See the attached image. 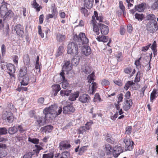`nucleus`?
I'll list each match as a JSON object with an SVG mask.
<instances>
[{"label":"nucleus","instance_id":"1","mask_svg":"<svg viewBox=\"0 0 158 158\" xmlns=\"http://www.w3.org/2000/svg\"><path fill=\"white\" fill-rule=\"evenodd\" d=\"M74 40L76 41L75 43L72 42L68 45V53L69 54L77 55L78 52V47L80 48L83 44L89 42V39L83 33H80L79 36L75 35Z\"/></svg>","mask_w":158,"mask_h":158},{"label":"nucleus","instance_id":"2","mask_svg":"<svg viewBox=\"0 0 158 158\" xmlns=\"http://www.w3.org/2000/svg\"><path fill=\"white\" fill-rule=\"evenodd\" d=\"M55 105H52L48 108H45L43 111V113L45 114L46 117L53 119L60 114L62 111V108L61 107L59 108L58 112L55 110Z\"/></svg>","mask_w":158,"mask_h":158},{"label":"nucleus","instance_id":"3","mask_svg":"<svg viewBox=\"0 0 158 158\" xmlns=\"http://www.w3.org/2000/svg\"><path fill=\"white\" fill-rule=\"evenodd\" d=\"M0 14L4 18V20H9L14 15L11 10H8L6 4L2 5L0 8Z\"/></svg>","mask_w":158,"mask_h":158},{"label":"nucleus","instance_id":"4","mask_svg":"<svg viewBox=\"0 0 158 158\" xmlns=\"http://www.w3.org/2000/svg\"><path fill=\"white\" fill-rule=\"evenodd\" d=\"M96 19L99 21L100 22H102L103 20V18L102 16H98V14L96 11H94V15L92 16V20L91 23L93 24V31L97 35H98L99 34V29L98 26L96 24L97 22Z\"/></svg>","mask_w":158,"mask_h":158},{"label":"nucleus","instance_id":"5","mask_svg":"<svg viewBox=\"0 0 158 158\" xmlns=\"http://www.w3.org/2000/svg\"><path fill=\"white\" fill-rule=\"evenodd\" d=\"M64 64L62 66V70L60 73V77H62V79L64 80V71L68 72L72 69V66L70 63V61L69 60H65L64 61Z\"/></svg>","mask_w":158,"mask_h":158},{"label":"nucleus","instance_id":"6","mask_svg":"<svg viewBox=\"0 0 158 158\" xmlns=\"http://www.w3.org/2000/svg\"><path fill=\"white\" fill-rule=\"evenodd\" d=\"M123 141L125 144V150L126 151L132 150L135 145L134 142L127 136L124 138Z\"/></svg>","mask_w":158,"mask_h":158},{"label":"nucleus","instance_id":"7","mask_svg":"<svg viewBox=\"0 0 158 158\" xmlns=\"http://www.w3.org/2000/svg\"><path fill=\"white\" fill-rule=\"evenodd\" d=\"M93 123V121H90L87 122L85 126L80 127L78 129V133L81 134H85L86 130H89L90 129Z\"/></svg>","mask_w":158,"mask_h":158},{"label":"nucleus","instance_id":"8","mask_svg":"<svg viewBox=\"0 0 158 158\" xmlns=\"http://www.w3.org/2000/svg\"><path fill=\"white\" fill-rule=\"evenodd\" d=\"M158 29V26L156 21L149 22L147 24V29L150 33H153Z\"/></svg>","mask_w":158,"mask_h":158},{"label":"nucleus","instance_id":"9","mask_svg":"<svg viewBox=\"0 0 158 158\" xmlns=\"http://www.w3.org/2000/svg\"><path fill=\"white\" fill-rule=\"evenodd\" d=\"M2 118L4 120H6L10 123H12L14 119L13 114L10 111H5L2 115Z\"/></svg>","mask_w":158,"mask_h":158},{"label":"nucleus","instance_id":"10","mask_svg":"<svg viewBox=\"0 0 158 158\" xmlns=\"http://www.w3.org/2000/svg\"><path fill=\"white\" fill-rule=\"evenodd\" d=\"M88 43L84 44L81 45V51L82 54L86 56L89 55L91 53V49L87 45Z\"/></svg>","mask_w":158,"mask_h":158},{"label":"nucleus","instance_id":"11","mask_svg":"<svg viewBox=\"0 0 158 158\" xmlns=\"http://www.w3.org/2000/svg\"><path fill=\"white\" fill-rule=\"evenodd\" d=\"M45 115V114H44ZM46 118H50L49 117H46L45 115V117H36V122L37 124L39 125L40 127L43 126L46 123Z\"/></svg>","mask_w":158,"mask_h":158},{"label":"nucleus","instance_id":"12","mask_svg":"<svg viewBox=\"0 0 158 158\" xmlns=\"http://www.w3.org/2000/svg\"><path fill=\"white\" fill-rule=\"evenodd\" d=\"M123 152V149L121 147H115L113 149V154L114 157H117Z\"/></svg>","mask_w":158,"mask_h":158},{"label":"nucleus","instance_id":"13","mask_svg":"<svg viewBox=\"0 0 158 158\" xmlns=\"http://www.w3.org/2000/svg\"><path fill=\"white\" fill-rule=\"evenodd\" d=\"M14 29L16 31L17 35L21 37H22L24 34L23 28L22 26L20 24H18L14 27Z\"/></svg>","mask_w":158,"mask_h":158},{"label":"nucleus","instance_id":"14","mask_svg":"<svg viewBox=\"0 0 158 158\" xmlns=\"http://www.w3.org/2000/svg\"><path fill=\"white\" fill-rule=\"evenodd\" d=\"M71 147L69 143L67 141H62L59 144V148L60 150L68 149Z\"/></svg>","mask_w":158,"mask_h":158},{"label":"nucleus","instance_id":"15","mask_svg":"<svg viewBox=\"0 0 158 158\" xmlns=\"http://www.w3.org/2000/svg\"><path fill=\"white\" fill-rule=\"evenodd\" d=\"M98 24L101 29V31L102 34L106 35L108 33L109 29L107 26L100 23Z\"/></svg>","mask_w":158,"mask_h":158},{"label":"nucleus","instance_id":"16","mask_svg":"<svg viewBox=\"0 0 158 158\" xmlns=\"http://www.w3.org/2000/svg\"><path fill=\"white\" fill-rule=\"evenodd\" d=\"M119 7L121 10H118L116 13L118 14V16H121V14L123 13L124 15H126V11L125 7L123 5L122 1H120L119 2Z\"/></svg>","mask_w":158,"mask_h":158},{"label":"nucleus","instance_id":"17","mask_svg":"<svg viewBox=\"0 0 158 158\" xmlns=\"http://www.w3.org/2000/svg\"><path fill=\"white\" fill-rule=\"evenodd\" d=\"M81 70L86 74H89L91 72V68L88 64L82 65Z\"/></svg>","mask_w":158,"mask_h":158},{"label":"nucleus","instance_id":"18","mask_svg":"<svg viewBox=\"0 0 158 158\" xmlns=\"http://www.w3.org/2000/svg\"><path fill=\"white\" fill-rule=\"evenodd\" d=\"M89 97L86 94H82L80 96L79 98V101L82 103L88 102L89 101Z\"/></svg>","mask_w":158,"mask_h":158},{"label":"nucleus","instance_id":"19","mask_svg":"<svg viewBox=\"0 0 158 158\" xmlns=\"http://www.w3.org/2000/svg\"><path fill=\"white\" fill-rule=\"evenodd\" d=\"M75 111L74 107L70 105L67 106L63 107V112L65 114H68L69 112H73Z\"/></svg>","mask_w":158,"mask_h":158},{"label":"nucleus","instance_id":"20","mask_svg":"<svg viewBox=\"0 0 158 158\" xmlns=\"http://www.w3.org/2000/svg\"><path fill=\"white\" fill-rule=\"evenodd\" d=\"M125 105L123 106V109L127 111L129 109L131 106H132L133 102L132 101L131 99H127L125 102Z\"/></svg>","mask_w":158,"mask_h":158},{"label":"nucleus","instance_id":"21","mask_svg":"<svg viewBox=\"0 0 158 158\" xmlns=\"http://www.w3.org/2000/svg\"><path fill=\"white\" fill-rule=\"evenodd\" d=\"M84 6L88 9L92 7L94 3V0H84Z\"/></svg>","mask_w":158,"mask_h":158},{"label":"nucleus","instance_id":"22","mask_svg":"<svg viewBox=\"0 0 158 158\" xmlns=\"http://www.w3.org/2000/svg\"><path fill=\"white\" fill-rule=\"evenodd\" d=\"M53 126L50 125H48L41 128L42 131L45 133H49L51 132L53 129Z\"/></svg>","mask_w":158,"mask_h":158},{"label":"nucleus","instance_id":"23","mask_svg":"<svg viewBox=\"0 0 158 158\" xmlns=\"http://www.w3.org/2000/svg\"><path fill=\"white\" fill-rule=\"evenodd\" d=\"M66 38V36L63 34L58 33L56 35V39L57 41L62 42L64 41Z\"/></svg>","mask_w":158,"mask_h":158},{"label":"nucleus","instance_id":"24","mask_svg":"<svg viewBox=\"0 0 158 158\" xmlns=\"http://www.w3.org/2000/svg\"><path fill=\"white\" fill-rule=\"evenodd\" d=\"M31 5L33 6V7L35 9L37 12H38L40 11L41 9L42 8V7L41 6H39L36 0H34L31 2Z\"/></svg>","mask_w":158,"mask_h":158},{"label":"nucleus","instance_id":"25","mask_svg":"<svg viewBox=\"0 0 158 158\" xmlns=\"http://www.w3.org/2000/svg\"><path fill=\"white\" fill-rule=\"evenodd\" d=\"M53 93L54 92V96L56 95L58 92L60 90V86L59 84L54 85H52Z\"/></svg>","mask_w":158,"mask_h":158},{"label":"nucleus","instance_id":"26","mask_svg":"<svg viewBox=\"0 0 158 158\" xmlns=\"http://www.w3.org/2000/svg\"><path fill=\"white\" fill-rule=\"evenodd\" d=\"M7 68L8 70L10 71V73H14L15 71V66L14 64H8L6 65Z\"/></svg>","mask_w":158,"mask_h":158},{"label":"nucleus","instance_id":"27","mask_svg":"<svg viewBox=\"0 0 158 158\" xmlns=\"http://www.w3.org/2000/svg\"><path fill=\"white\" fill-rule=\"evenodd\" d=\"M91 85V88L89 89V92L90 94H93L96 90L97 87V84L93 81Z\"/></svg>","mask_w":158,"mask_h":158},{"label":"nucleus","instance_id":"28","mask_svg":"<svg viewBox=\"0 0 158 158\" xmlns=\"http://www.w3.org/2000/svg\"><path fill=\"white\" fill-rule=\"evenodd\" d=\"M79 94L78 92H76L70 95L69 99L71 101H75L79 96Z\"/></svg>","mask_w":158,"mask_h":158},{"label":"nucleus","instance_id":"29","mask_svg":"<svg viewBox=\"0 0 158 158\" xmlns=\"http://www.w3.org/2000/svg\"><path fill=\"white\" fill-rule=\"evenodd\" d=\"M105 146L106 153L107 155H110L111 154L112 152L113 151L111 146L109 144H106Z\"/></svg>","mask_w":158,"mask_h":158},{"label":"nucleus","instance_id":"30","mask_svg":"<svg viewBox=\"0 0 158 158\" xmlns=\"http://www.w3.org/2000/svg\"><path fill=\"white\" fill-rule=\"evenodd\" d=\"M18 131L17 126H14L10 127L8 130V132L9 134L13 135L15 133Z\"/></svg>","mask_w":158,"mask_h":158},{"label":"nucleus","instance_id":"31","mask_svg":"<svg viewBox=\"0 0 158 158\" xmlns=\"http://www.w3.org/2000/svg\"><path fill=\"white\" fill-rule=\"evenodd\" d=\"M135 8L136 10L139 12H142L145 9L144 4L143 3L138 6H135Z\"/></svg>","mask_w":158,"mask_h":158},{"label":"nucleus","instance_id":"32","mask_svg":"<svg viewBox=\"0 0 158 158\" xmlns=\"http://www.w3.org/2000/svg\"><path fill=\"white\" fill-rule=\"evenodd\" d=\"M96 39L98 41L106 42L108 40V37L107 36L102 35L101 36H98Z\"/></svg>","mask_w":158,"mask_h":158},{"label":"nucleus","instance_id":"33","mask_svg":"<svg viewBox=\"0 0 158 158\" xmlns=\"http://www.w3.org/2000/svg\"><path fill=\"white\" fill-rule=\"evenodd\" d=\"M29 80V77L28 76H25L23 78L22 81L21 82V85H22L24 86H26L28 84V82Z\"/></svg>","mask_w":158,"mask_h":158},{"label":"nucleus","instance_id":"34","mask_svg":"<svg viewBox=\"0 0 158 158\" xmlns=\"http://www.w3.org/2000/svg\"><path fill=\"white\" fill-rule=\"evenodd\" d=\"M27 73V69L25 68H23L20 69L19 73V76L22 77Z\"/></svg>","mask_w":158,"mask_h":158},{"label":"nucleus","instance_id":"35","mask_svg":"<svg viewBox=\"0 0 158 158\" xmlns=\"http://www.w3.org/2000/svg\"><path fill=\"white\" fill-rule=\"evenodd\" d=\"M158 95V94L157 93V90L155 89H154L151 93L150 95V101L152 102L153 100L155 99Z\"/></svg>","mask_w":158,"mask_h":158},{"label":"nucleus","instance_id":"36","mask_svg":"<svg viewBox=\"0 0 158 158\" xmlns=\"http://www.w3.org/2000/svg\"><path fill=\"white\" fill-rule=\"evenodd\" d=\"M147 20H150L149 22H154V21H156V17L154 14H149L147 15Z\"/></svg>","mask_w":158,"mask_h":158},{"label":"nucleus","instance_id":"37","mask_svg":"<svg viewBox=\"0 0 158 158\" xmlns=\"http://www.w3.org/2000/svg\"><path fill=\"white\" fill-rule=\"evenodd\" d=\"M60 77L62 81H63L62 82V88L64 89H66L69 86V84L68 82V81L67 80L64 79L63 80L62 79V77H60Z\"/></svg>","mask_w":158,"mask_h":158},{"label":"nucleus","instance_id":"38","mask_svg":"<svg viewBox=\"0 0 158 158\" xmlns=\"http://www.w3.org/2000/svg\"><path fill=\"white\" fill-rule=\"evenodd\" d=\"M135 85V83L132 81H129L127 82L124 86V89L127 90L131 86Z\"/></svg>","mask_w":158,"mask_h":158},{"label":"nucleus","instance_id":"39","mask_svg":"<svg viewBox=\"0 0 158 158\" xmlns=\"http://www.w3.org/2000/svg\"><path fill=\"white\" fill-rule=\"evenodd\" d=\"M151 48L153 51V53L154 55L156 54V41H154L151 47Z\"/></svg>","mask_w":158,"mask_h":158},{"label":"nucleus","instance_id":"40","mask_svg":"<svg viewBox=\"0 0 158 158\" xmlns=\"http://www.w3.org/2000/svg\"><path fill=\"white\" fill-rule=\"evenodd\" d=\"M80 60L79 58H73L72 59L71 63L72 66L73 65L74 66H76L79 64Z\"/></svg>","mask_w":158,"mask_h":158},{"label":"nucleus","instance_id":"41","mask_svg":"<svg viewBox=\"0 0 158 158\" xmlns=\"http://www.w3.org/2000/svg\"><path fill=\"white\" fill-rule=\"evenodd\" d=\"M54 152H52L47 154H44L42 158H53L54 156Z\"/></svg>","mask_w":158,"mask_h":158},{"label":"nucleus","instance_id":"42","mask_svg":"<svg viewBox=\"0 0 158 158\" xmlns=\"http://www.w3.org/2000/svg\"><path fill=\"white\" fill-rule=\"evenodd\" d=\"M87 146H84L81 148L77 154L80 155H81L87 150Z\"/></svg>","mask_w":158,"mask_h":158},{"label":"nucleus","instance_id":"43","mask_svg":"<svg viewBox=\"0 0 158 158\" xmlns=\"http://www.w3.org/2000/svg\"><path fill=\"white\" fill-rule=\"evenodd\" d=\"M69 153L67 151L62 153L60 156L59 158H68L69 156Z\"/></svg>","mask_w":158,"mask_h":158},{"label":"nucleus","instance_id":"44","mask_svg":"<svg viewBox=\"0 0 158 158\" xmlns=\"http://www.w3.org/2000/svg\"><path fill=\"white\" fill-rule=\"evenodd\" d=\"M105 139L108 142L112 144L114 143V139H112L111 135H109V134L106 135Z\"/></svg>","mask_w":158,"mask_h":158},{"label":"nucleus","instance_id":"45","mask_svg":"<svg viewBox=\"0 0 158 158\" xmlns=\"http://www.w3.org/2000/svg\"><path fill=\"white\" fill-rule=\"evenodd\" d=\"M28 141L35 144H37L39 143V140L38 139L33 138H32L31 137H29Z\"/></svg>","mask_w":158,"mask_h":158},{"label":"nucleus","instance_id":"46","mask_svg":"<svg viewBox=\"0 0 158 158\" xmlns=\"http://www.w3.org/2000/svg\"><path fill=\"white\" fill-rule=\"evenodd\" d=\"M135 18L139 21H142L144 18V16L143 14H139L137 13L135 14Z\"/></svg>","mask_w":158,"mask_h":158},{"label":"nucleus","instance_id":"47","mask_svg":"<svg viewBox=\"0 0 158 158\" xmlns=\"http://www.w3.org/2000/svg\"><path fill=\"white\" fill-rule=\"evenodd\" d=\"M17 127L18 131H19L21 134L25 133V131L27 130V129L23 128L20 125L17 126Z\"/></svg>","mask_w":158,"mask_h":158},{"label":"nucleus","instance_id":"48","mask_svg":"<svg viewBox=\"0 0 158 158\" xmlns=\"http://www.w3.org/2000/svg\"><path fill=\"white\" fill-rule=\"evenodd\" d=\"M140 72L139 71H138L134 80L135 82H138L140 81Z\"/></svg>","mask_w":158,"mask_h":158},{"label":"nucleus","instance_id":"49","mask_svg":"<svg viewBox=\"0 0 158 158\" xmlns=\"http://www.w3.org/2000/svg\"><path fill=\"white\" fill-rule=\"evenodd\" d=\"M94 73L93 72L91 74L88 75V82L89 83H91L92 81L94 80Z\"/></svg>","mask_w":158,"mask_h":158},{"label":"nucleus","instance_id":"50","mask_svg":"<svg viewBox=\"0 0 158 158\" xmlns=\"http://www.w3.org/2000/svg\"><path fill=\"white\" fill-rule=\"evenodd\" d=\"M125 130V134L129 135L132 132V127L131 126H128L126 128Z\"/></svg>","mask_w":158,"mask_h":158},{"label":"nucleus","instance_id":"51","mask_svg":"<svg viewBox=\"0 0 158 158\" xmlns=\"http://www.w3.org/2000/svg\"><path fill=\"white\" fill-rule=\"evenodd\" d=\"M101 84L102 85L107 86L110 84L109 81L106 79H103L101 81Z\"/></svg>","mask_w":158,"mask_h":158},{"label":"nucleus","instance_id":"52","mask_svg":"<svg viewBox=\"0 0 158 158\" xmlns=\"http://www.w3.org/2000/svg\"><path fill=\"white\" fill-rule=\"evenodd\" d=\"M44 98L42 97L39 98L37 101V103L39 106H41L43 105H44Z\"/></svg>","mask_w":158,"mask_h":158},{"label":"nucleus","instance_id":"53","mask_svg":"<svg viewBox=\"0 0 158 158\" xmlns=\"http://www.w3.org/2000/svg\"><path fill=\"white\" fill-rule=\"evenodd\" d=\"M7 133V130L5 127H2L0 128V135H5Z\"/></svg>","mask_w":158,"mask_h":158},{"label":"nucleus","instance_id":"54","mask_svg":"<svg viewBox=\"0 0 158 158\" xmlns=\"http://www.w3.org/2000/svg\"><path fill=\"white\" fill-rule=\"evenodd\" d=\"M151 8L153 10L158 9V1H156L154 2L152 5Z\"/></svg>","mask_w":158,"mask_h":158},{"label":"nucleus","instance_id":"55","mask_svg":"<svg viewBox=\"0 0 158 158\" xmlns=\"http://www.w3.org/2000/svg\"><path fill=\"white\" fill-rule=\"evenodd\" d=\"M52 15L54 16V19L56 18V16L57 14V11L56 7H54L53 8H52Z\"/></svg>","mask_w":158,"mask_h":158},{"label":"nucleus","instance_id":"56","mask_svg":"<svg viewBox=\"0 0 158 158\" xmlns=\"http://www.w3.org/2000/svg\"><path fill=\"white\" fill-rule=\"evenodd\" d=\"M64 49L63 46H60L59 47L58 49V55L59 56L62 54Z\"/></svg>","mask_w":158,"mask_h":158},{"label":"nucleus","instance_id":"57","mask_svg":"<svg viewBox=\"0 0 158 158\" xmlns=\"http://www.w3.org/2000/svg\"><path fill=\"white\" fill-rule=\"evenodd\" d=\"M38 33L41 36L42 38H43L44 37V33H42L41 29V27L40 26H38Z\"/></svg>","mask_w":158,"mask_h":158},{"label":"nucleus","instance_id":"58","mask_svg":"<svg viewBox=\"0 0 158 158\" xmlns=\"http://www.w3.org/2000/svg\"><path fill=\"white\" fill-rule=\"evenodd\" d=\"M118 100L117 102V103L118 104H119V102H121L122 101V100L123 99V94L121 93L119 94L118 95Z\"/></svg>","mask_w":158,"mask_h":158},{"label":"nucleus","instance_id":"59","mask_svg":"<svg viewBox=\"0 0 158 158\" xmlns=\"http://www.w3.org/2000/svg\"><path fill=\"white\" fill-rule=\"evenodd\" d=\"M124 71L126 73L129 74L132 72V70L131 68L129 67L125 68Z\"/></svg>","mask_w":158,"mask_h":158},{"label":"nucleus","instance_id":"60","mask_svg":"<svg viewBox=\"0 0 158 158\" xmlns=\"http://www.w3.org/2000/svg\"><path fill=\"white\" fill-rule=\"evenodd\" d=\"M81 11L82 13L85 16L87 15L88 13V10L85 9V7H81Z\"/></svg>","mask_w":158,"mask_h":158},{"label":"nucleus","instance_id":"61","mask_svg":"<svg viewBox=\"0 0 158 158\" xmlns=\"http://www.w3.org/2000/svg\"><path fill=\"white\" fill-rule=\"evenodd\" d=\"M2 53V56H4L6 52V47L4 44H2L1 46Z\"/></svg>","mask_w":158,"mask_h":158},{"label":"nucleus","instance_id":"62","mask_svg":"<svg viewBox=\"0 0 158 158\" xmlns=\"http://www.w3.org/2000/svg\"><path fill=\"white\" fill-rule=\"evenodd\" d=\"M125 32V29L123 26H121L120 29V34L123 35H124Z\"/></svg>","mask_w":158,"mask_h":158},{"label":"nucleus","instance_id":"63","mask_svg":"<svg viewBox=\"0 0 158 158\" xmlns=\"http://www.w3.org/2000/svg\"><path fill=\"white\" fill-rule=\"evenodd\" d=\"M94 100L95 101H101V98L98 94L97 93L95 94L94 97Z\"/></svg>","mask_w":158,"mask_h":158},{"label":"nucleus","instance_id":"64","mask_svg":"<svg viewBox=\"0 0 158 158\" xmlns=\"http://www.w3.org/2000/svg\"><path fill=\"white\" fill-rule=\"evenodd\" d=\"M32 156L31 152H30L25 155L23 156V158H32Z\"/></svg>","mask_w":158,"mask_h":158}]
</instances>
